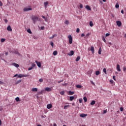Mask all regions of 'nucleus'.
<instances>
[{"mask_svg":"<svg viewBox=\"0 0 126 126\" xmlns=\"http://www.w3.org/2000/svg\"><path fill=\"white\" fill-rule=\"evenodd\" d=\"M16 76H18V78H22V77H27V76H28V75H24V74H15L14 76V77H16Z\"/></svg>","mask_w":126,"mask_h":126,"instance_id":"f257e3e1","label":"nucleus"},{"mask_svg":"<svg viewBox=\"0 0 126 126\" xmlns=\"http://www.w3.org/2000/svg\"><path fill=\"white\" fill-rule=\"evenodd\" d=\"M32 19L33 20L34 24H35L39 18L37 16H33Z\"/></svg>","mask_w":126,"mask_h":126,"instance_id":"f03ea898","label":"nucleus"},{"mask_svg":"<svg viewBox=\"0 0 126 126\" xmlns=\"http://www.w3.org/2000/svg\"><path fill=\"white\" fill-rule=\"evenodd\" d=\"M30 10H32V8H28V7H26L23 8V11L25 12L26 11H29Z\"/></svg>","mask_w":126,"mask_h":126,"instance_id":"7ed1b4c3","label":"nucleus"},{"mask_svg":"<svg viewBox=\"0 0 126 126\" xmlns=\"http://www.w3.org/2000/svg\"><path fill=\"white\" fill-rule=\"evenodd\" d=\"M68 38L69 39V44H72V36L69 35Z\"/></svg>","mask_w":126,"mask_h":126,"instance_id":"20e7f679","label":"nucleus"},{"mask_svg":"<svg viewBox=\"0 0 126 126\" xmlns=\"http://www.w3.org/2000/svg\"><path fill=\"white\" fill-rule=\"evenodd\" d=\"M116 24H117V25H118L119 27H121V26H122V22H121L120 21H117L116 22Z\"/></svg>","mask_w":126,"mask_h":126,"instance_id":"39448f33","label":"nucleus"},{"mask_svg":"<svg viewBox=\"0 0 126 126\" xmlns=\"http://www.w3.org/2000/svg\"><path fill=\"white\" fill-rule=\"evenodd\" d=\"M35 63H36L37 66H38V67H41V66H42V64H41V63H40L37 61H35Z\"/></svg>","mask_w":126,"mask_h":126,"instance_id":"423d86ee","label":"nucleus"},{"mask_svg":"<svg viewBox=\"0 0 126 126\" xmlns=\"http://www.w3.org/2000/svg\"><path fill=\"white\" fill-rule=\"evenodd\" d=\"M45 91H47V92H51V91H52V88H45Z\"/></svg>","mask_w":126,"mask_h":126,"instance_id":"0eeeda50","label":"nucleus"},{"mask_svg":"<svg viewBox=\"0 0 126 126\" xmlns=\"http://www.w3.org/2000/svg\"><path fill=\"white\" fill-rule=\"evenodd\" d=\"M80 117L81 118H85V117H87V114L82 113L80 114Z\"/></svg>","mask_w":126,"mask_h":126,"instance_id":"6e6552de","label":"nucleus"},{"mask_svg":"<svg viewBox=\"0 0 126 126\" xmlns=\"http://www.w3.org/2000/svg\"><path fill=\"white\" fill-rule=\"evenodd\" d=\"M52 107H53V105H52V104H48L47 105V109H52Z\"/></svg>","mask_w":126,"mask_h":126,"instance_id":"1a4fd4ad","label":"nucleus"},{"mask_svg":"<svg viewBox=\"0 0 126 126\" xmlns=\"http://www.w3.org/2000/svg\"><path fill=\"white\" fill-rule=\"evenodd\" d=\"M117 69L118 71H121V67L119 64L117 65Z\"/></svg>","mask_w":126,"mask_h":126,"instance_id":"9d476101","label":"nucleus"},{"mask_svg":"<svg viewBox=\"0 0 126 126\" xmlns=\"http://www.w3.org/2000/svg\"><path fill=\"white\" fill-rule=\"evenodd\" d=\"M7 30L11 32V31H12V29H11V27H10V26H8L7 28Z\"/></svg>","mask_w":126,"mask_h":126,"instance_id":"9b49d317","label":"nucleus"},{"mask_svg":"<svg viewBox=\"0 0 126 126\" xmlns=\"http://www.w3.org/2000/svg\"><path fill=\"white\" fill-rule=\"evenodd\" d=\"M12 65H14L15 67H19V64L16 63H13Z\"/></svg>","mask_w":126,"mask_h":126,"instance_id":"f8f14e48","label":"nucleus"},{"mask_svg":"<svg viewBox=\"0 0 126 126\" xmlns=\"http://www.w3.org/2000/svg\"><path fill=\"white\" fill-rule=\"evenodd\" d=\"M32 92H37V91H38V89H37L36 88H32Z\"/></svg>","mask_w":126,"mask_h":126,"instance_id":"ddd939ff","label":"nucleus"},{"mask_svg":"<svg viewBox=\"0 0 126 126\" xmlns=\"http://www.w3.org/2000/svg\"><path fill=\"white\" fill-rule=\"evenodd\" d=\"M85 8H86V9H87V10H91V8L89 5H86L85 6Z\"/></svg>","mask_w":126,"mask_h":126,"instance_id":"4468645a","label":"nucleus"},{"mask_svg":"<svg viewBox=\"0 0 126 126\" xmlns=\"http://www.w3.org/2000/svg\"><path fill=\"white\" fill-rule=\"evenodd\" d=\"M91 51L93 54H94V52H95V50H94V47L93 46H92L91 47Z\"/></svg>","mask_w":126,"mask_h":126,"instance_id":"2eb2a0df","label":"nucleus"},{"mask_svg":"<svg viewBox=\"0 0 126 126\" xmlns=\"http://www.w3.org/2000/svg\"><path fill=\"white\" fill-rule=\"evenodd\" d=\"M73 55H74V52L73 51H71L70 53L68 54V56H73Z\"/></svg>","mask_w":126,"mask_h":126,"instance_id":"dca6fc26","label":"nucleus"},{"mask_svg":"<svg viewBox=\"0 0 126 126\" xmlns=\"http://www.w3.org/2000/svg\"><path fill=\"white\" fill-rule=\"evenodd\" d=\"M48 4H49V2H45L44 3V7L45 8H47V6Z\"/></svg>","mask_w":126,"mask_h":126,"instance_id":"f3484780","label":"nucleus"},{"mask_svg":"<svg viewBox=\"0 0 126 126\" xmlns=\"http://www.w3.org/2000/svg\"><path fill=\"white\" fill-rule=\"evenodd\" d=\"M69 107H70V105H65L64 106V110H66V109H67V108H69Z\"/></svg>","mask_w":126,"mask_h":126,"instance_id":"a211bd4d","label":"nucleus"},{"mask_svg":"<svg viewBox=\"0 0 126 126\" xmlns=\"http://www.w3.org/2000/svg\"><path fill=\"white\" fill-rule=\"evenodd\" d=\"M90 26L91 27H93V26H94V24H93V22L92 21L90 22Z\"/></svg>","mask_w":126,"mask_h":126,"instance_id":"6ab92c4d","label":"nucleus"},{"mask_svg":"<svg viewBox=\"0 0 126 126\" xmlns=\"http://www.w3.org/2000/svg\"><path fill=\"white\" fill-rule=\"evenodd\" d=\"M95 103H96V102L95 101V100H93L91 102V105H95Z\"/></svg>","mask_w":126,"mask_h":126,"instance_id":"aec40b11","label":"nucleus"},{"mask_svg":"<svg viewBox=\"0 0 126 126\" xmlns=\"http://www.w3.org/2000/svg\"><path fill=\"white\" fill-rule=\"evenodd\" d=\"M116 8H119L120 7V5H119V3H116L115 5Z\"/></svg>","mask_w":126,"mask_h":126,"instance_id":"412c9836","label":"nucleus"},{"mask_svg":"<svg viewBox=\"0 0 126 126\" xmlns=\"http://www.w3.org/2000/svg\"><path fill=\"white\" fill-rule=\"evenodd\" d=\"M58 55V51H55L53 52V55L54 56H57Z\"/></svg>","mask_w":126,"mask_h":126,"instance_id":"4be33fe9","label":"nucleus"},{"mask_svg":"<svg viewBox=\"0 0 126 126\" xmlns=\"http://www.w3.org/2000/svg\"><path fill=\"white\" fill-rule=\"evenodd\" d=\"M68 93L69 95H73L74 94V92L71 91H69Z\"/></svg>","mask_w":126,"mask_h":126,"instance_id":"5701e85b","label":"nucleus"},{"mask_svg":"<svg viewBox=\"0 0 126 126\" xmlns=\"http://www.w3.org/2000/svg\"><path fill=\"white\" fill-rule=\"evenodd\" d=\"M102 41H103V42H104V43H106V39L105 38V36H102Z\"/></svg>","mask_w":126,"mask_h":126,"instance_id":"b1692460","label":"nucleus"},{"mask_svg":"<svg viewBox=\"0 0 126 126\" xmlns=\"http://www.w3.org/2000/svg\"><path fill=\"white\" fill-rule=\"evenodd\" d=\"M15 100H16V102H20V99L18 97H16L15 98Z\"/></svg>","mask_w":126,"mask_h":126,"instance_id":"393cba45","label":"nucleus"},{"mask_svg":"<svg viewBox=\"0 0 126 126\" xmlns=\"http://www.w3.org/2000/svg\"><path fill=\"white\" fill-rule=\"evenodd\" d=\"M27 32L29 33L30 34H32V32H31V30L30 29H29L27 30Z\"/></svg>","mask_w":126,"mask_h":126,"instance_id":"a878e982","label":"nucleus"},{"mask_svg":"<svg viewBox=\"0 0 126 126\" xmlns=\"http://www.w3.org/2000/svg\"><path fill=\"white\" fill-rule=\"evenodd\" d=\"M65 24H66V25H68V24H69V21H68V20H66L64 22Z\"/></svg>","mask_w":126,"mask_h":126,"instance_id":"bb28decb","label":"nucleus"},{"mask_svg":"<svg viewBox=\"0 0 126 126\" xmlns=\"http://www.w3.org/2000/svg\"><path fill=\"white\" fill-rule=\"evenodd\" d=\"M83 100H84L85 103H86V102H87V98L86 97H84Z\"/></svg>","mask_w":126,"mask_h":126,"instance_id":"cd10ccee","label":"nucleus"},{"mask_svg":"<svg viewBox=\"0 0 126 126\" xmlns=\"http://www.w3.org/2000/svg\"><path fill=\"white\" fill-rule=\"evenodd\" d=\"M20 82H21V80H19L18 81H17L16 82H15V84H19V83H20Z\"/></svg>","mask_w":126,"mask_h":126,"instance_id":"c85d7f7f","label":"nucleus"},{"mask_svg":"<svg viewBox=\"0 0 126 126\" xmlns=\"http://www.w3.org/2000/svg\"><path fill=\"white\" fill-rule=\"evenodd\" d=\"M60 94H61V95H64V91H62L60 92Z\"/></svg>","mask_w":126,"mask_h":126,"instance_id":"c756f323","label":"nucleus"},{"mask_svg":"<svg viewBox=\"0 0 126 126\" xmlns=\"http://www.w3.org/2000/svg\"><path fill=\"white\" fill-rule=\"evenodd\" d=\"M79 60H80V57L78 56L76 59V62H78V61H79Z\"/></svg>","mask_w":126,"mask_h":126,"instance_id":"7c9ffc66","label":"nucleus"},{"mask_svg":"<svg viewBox=\"0 0 126 126\" xmlns=\"http://www.w3.org/2000/svg\"><path fill=\"white\" fill-rule=\"evenodd\" d=\"M14 53L16 54V55H18L19 56H20V54H19V53L17 51H15Z\"/></svg>","mask_w":126,"mask_h":126,"instance_id":"2f4dec72","label":"nucleus"},{"mask_svg":"<svg viewBox=\"0 0 126 126\" xmlns=\"http://www.w3.org/2000/svg\"><path fill=\"white\" fill-rule=\"evenodd\" d=\"M76 87H77V88H81V87H82V86H81L80 85H77Z\"/></svg>","mask_w":126,"mask_h":126,"instance_id":"473e14b6","label":"nucleus"},{"mask_svg":"<svg viewBox=\"0 0 126 126\" xmlns=\"http://www.w3.org/2000/svg\"><path fill=\"white\" fill-rule=\"evenodd\" d=\"M102 53V50H101V48H99L98 51V54L99 55H101V53Z\"/></svg>","mask_w":126,"mask_h":126,"instance_id":"72a5a7b5","label":"nucleus"},{"mask_svg":"<svg viewBox=\"0 0 126 126\" xmlns=\"http://www.w3.org/2000/svg\"><path fill=\"white\" fill-rule=\"evenodd\" d=\"M103 71L104 72L105 74H107V70H106V68H103Z\"/></svg>","mask_w":126,"mask_h":126,"instance_id":"f704fd0d","label":"nucleus"},{"mask_svg":"<svg viewBox=\"0 0 126 126\" xmlns=\"http://www.w3.org/2000/svg\"><path fill=\"white\" fill-rule=\"evenodd\" d=\"M74 99V96H70V101H72Z\"/></svg>","mask_w":126,"mask_h":126,"instance_id":"c9c22d12","label":"nucleus"},{"mask_svg":"<svg viewBox=\"0 0 126 126\" xmlns=\"http://www.w3.org/2000/svg\"><path fill=\"white\" fill-rule=\"evenodd\" d=\"M95 74L96 75H99V74H100V72L99 71H96L95 72Z\"/></svg>","mask_w":126,"mask_h":126,"instance_id":"e433bc0d","label":"nucleus"},{"mask_svg":"<svg viewBox=\"0 0 126 126\" xmlns=\"http://www.w3.org/2000/svg\"><path fill=\"white\" fill-rule=\"evenodd\" d=\"M35 66H36V64H35L34 63H32V67H35Z\"/></svg>","mask_w":126,"mask_h":126,"instance_id":"4c0bfd02","label":"nucleus"},{"mask_svg":"<svg viewBox=\"0 0 126 126\" xmlns=\"http://www.w3.org/2000/svg\"><path fill=\"white\" fill-rule=\"evenodd\" d=\"M83 101V99H82V98H80L79 99V102L80 103H82Z\"/></svg>","mask_w":126,"mask_h":126,"instance_id":"58836bf2","label":"nucleus"},{"mask_svg":"<svg viewBox=\"0 0 126 126\" xmlns=\"http://www.w3.org/2000/svg\"><path fill=\"white\" fill-rule=\"evenodd\" d=\"M4 41H5V39L4 38H1V43H3V42H4Z\"/></svg>","mask_w":126,"mask_h":126,"instance_id":"ea45409f","label":"nucleus"},{"mask_svg":"<svg viewBox=\"0 0 126 126\" xmlns=\"http://www.w3.org/2000/svg\"><path fill=\"white\" fill-rule=\"evenodd\" d=\"M50 45H51V46H52V48H54V42H51L50 43Z\"/></svg>","mask_w":126,"mask_h":126,"instance_id":"a19ab883","label":"nucleus"},{"mask_svg":"<svg viewBox=\"0 0 126 126\" xmlns=\"http://www.w3.org/2000/svg\"><path fill=\"white\" fill-rule=\"evenodd\" d=\"M39 82L42 83V82H43V81H44V80H43V79L41 78V79H39Z\"/></svg>","mask_w":126,"mask_h":126,"instance_id":"79ce46f5","label":"nucleus"},{"mask_svg":"<svg viewBox=\"0 0 126 126\" xmlns=\"http://www.w3.org/2000/svg\"><path fill=\"white\" fill-rule=\"evenodd\" d=\"M42 18L45 19V21H47V18H46V17H45L44 16H42Z\"/></svg>","mask_w":126,"mask_h":126,"instance_id":"37998d69","label":"nucleus"},{"mask_svg":"<svg viewBox=\"0 0 126 126\" xmlns=\"http://www.w3.org/2000/svg\"><path fill=\"white\" fill-rule=\"evenodd\" d=\"M79 31H80L79 28H77L76 31V32H77V33H79Z\"/></svg>","mask_w":126,"mask_h":126,"instance_id":"c03bdc74","label":"nucleus"},{"mask_svg":"<svg viewBox=\"0 0 126 126\" xmlns=\"http://www.w3.org/2000/svg\"><path fill=\"white\" fill-rule=\"evenodd\" d=\"M33 69V67L32 66L28 68V70H31Z\"/></svg>","mask_w":126,"mask_h":126,"instance_id":"a18cd8bd","label":"nucleus"},{"mask_svg":"<svg viewBox=\"0 0 126 126\" xmlns=\"http://www.w3.org/2000/svg\"><path fill=\"white\" fill-rule=\"evenodd\" d=\"M88 73L89 74H91L92 73V70H90L88 72Z\"/></svg>","mask_w":126,"mask_h":126,"instance_id":"49530a36","label":"nucleus"},{"mask_svg":"<svg viewBox=\"0 0 126 126\" xmlns=\"http://www.w3.org/2000/svg\"><path fill=\"white\" fill-rule=\"evenodd\" d=\"M126 67H123V71L126 72Z\"/></svg>","mask_w":126,"mask_h":126,"instance_id":"de8ad7c7","label":"nucleus"},{"mask_svg":"<svg viewBox=\"0 0 126 126\" xmlns=\"http://www.w3.org/2000/svg\"><path fill=\"white\" fill-rule=\"evenodd\" d=\"M110 82L111 83V84H113V83H114V81H113V80H110Z\"/></svg>","mask_w":126,"mask_h":126,"instance_id":"09e8293b","label":"nucleus"},{"mask_svg":"<svg viewBox=\"0 0 126 126\" xmlns=\"http://www.w3.org/2000/svg\"><path fill=\"white\" fill-rule=\"evenodd\" d=\"M108 36H110V33H106V34H105V36H106V37H108Z\"/></svg>","mask_w":126,"mask_h":126,"instance_id":"8fccbe9b","label":"nucleus"},{"mask_svg":"<svg viewBox=\"0 0 126 126\" xmlns=\"http://www.w3.org/2000/svg\"><path fill=\"white\" fill-rule=\"evenodd\" d=\"M80 8H83V5H82V4H80Z\"/></svg>","mask_w":126,"mask_h":126,"instance_id":"3c124183","label":"nucleus"},{"mask_svg":"<svg viewBox=\"0 0 126 126\" xmlns=\"http://www.w3.org/2000/svg\"><path fill=\"white\" fill-rule=\"evenodd\" d=\"M113 79H114L115 80V81H116L117 80L116 79V76H113Z\"/></svg>","mask_w":126,"mask_h":126,"instance_id":"603ef678","label":"nucleus"},{"mask_svg":"<svg viewBox=\"0 0 126 126\" xmlns=\"http://www.w3.org/2000/svg\"><path fill=\"white\" fill-rule=\"evenodd\" d=\"M120 111H121V112H123V111H124V108L123 107H121Z\"/></svg>","mask_w":126,"mask_h":126,"instance_id":"864d4df0","label":"nucleus"},{"mask_svg":"<svg viewBox=\"0 0 126 126\" xmlns=\"http://www.w3.org/2000/svg\"><path fill=\"white\" fill-rule=\"evenodd\" d=\"M44 90H41L40 93V94H43V92H44Z\"/></svg>","mask_w":126,"mask_h":126,"instance_id":"5fc2aeb1","label":"nucleus"},{"mask_svg":"<svg viewBox=\"0 0 126 126\" xmlns=\"http://www.w3.org/2000/svg\"><path fill=\"white\" fill-rule=\"evenodd\" d=\"M0 6H2V2L0 0Z\"/></svg>","mask_w":126,"mask_h":126,"instance_id":"6e6d98bb","label":"nucleus"},{"mask_svg":"<svg viewBox=\"0 0 126 126\" xmlns=\"http://www.w3.org/2000/svg\"><path fill=\"white\" fill-rule=\"evenodd\" d=\"M84 36H85V34H84V33H82V34L81 35V37H84Z\"/></svg>","mask_w":126,"mask_h":126,"instance_id":"4d7b16f0","label":"nucleus"},{"mask_svg":"<svg viewBox=\"0 0 126 126\" xmlns=\"http://www.w3.org/2000/svg\"><path fill=\"white\" fill-rule=\"evenodd\" d=\"M52 37H53V38H55V37H57V34H54V35L52 36Z\"/></svg>","mask_w":126,"mask_h":126,"instance_id":"13d9d810","label":"nucleus"},{"mask_svg":"<svg viewBox=\"0 0 126 126\" xmlns=\"http://www.w3.org/2000/svg\"><path fill=\"white\" fill-rule=\"evenodd\" d=\"M8 22V21L6 19L4 20V22H5V23H7V22Z\"/></svg>","mask_w":126,"mask_h":126,"instance_id":"bf43d9fd","label":"nucleus"},{"mask_svg":"<svg viewBox=\"0 0 126 126\" xmlns=\"http://www.w3.org/2000/svg\"><path fill=\"white\" fill-rule=\"evenodd\" d=\"M41 30H44V29H45V28L44 27H41Z\"/></svg>","mask_w":126,"mask_h":126,"instance_id":"052dcab7","label":"nucleus"},{"mask_svg":"<svg viewBox=\"0 0 126 126\" xmlns=\"http://www.w3.org/2000/svg\"><path fill=\"white\" fill-rule=\"evenodd\" d=\"M63 80H62L61 81H58V83H61V82H63Z\"/></svg>","mask_w":126,"mask_h":126,"instance_id":"680f3d73","label":"nucleus"},{"mask_svg":"<svg viewBox=\"0 0 126 126\" xmlns=\"http://www.w3.org/2000/svg\"><path fill=\"white\" fill-rule=\"evenodd\" d=\"M107 113V110L103 111V114H106Z\"/></svg>","mask_w":126,"mask_h":126,"instance_id":"e2e57ef3","label":"nucleus"},{"mask_svg":"<svg viewBox=\"0 0 126 126\" xmlns=\"http://www.w3.org/2000/svg\"><path fill=\"white\" fill-rule=\"evenodd\" d=\"M0 84H3V82H2L1 81H0Z\"/></svg>","mask_w":126,"mask_h":126,"instance_id":"0e129e2a","label":"nucleus"},{"mask_svg":"<svg viewBox=\"0 0 126 126\" xmlns=\"http://www.w3.org/2000/svg\"><path fill=\"white\" fill-rule=\"evenodd\" d=\"M121 13H122V14H124V10H121Z\"/></svg>","mask_w":126,"mask_h":126,"instance_id":"69168bd1","label":"nucleus"},{"mask_svg":"<svg viewBox=\"0 0 126 126\" xmlns=\"http://www.w3.org/2000/svg\"><path fill=\"white\" fill-rule=\"evenodd\" d=\"M49 38V39H54V37L53 36L50 37Z\"/></svg>","mask_w":126,"mask_h":126,"instance_id":"338daca9","label":"nucleus"},{"mask_svg":"<svg viewBox=\"0 0 126 126\" xmlns=\"http://www.w3.org/2000/svg\"><path fill=\"white\" fill-rule=\"evenodd\" d=\"M53 126H57V124L54 123V125H53Z\"/></svg>","mask_w":126,"mask_h":126,"instance_id":"774afa93","label":"nucleus"}]
</instances>
